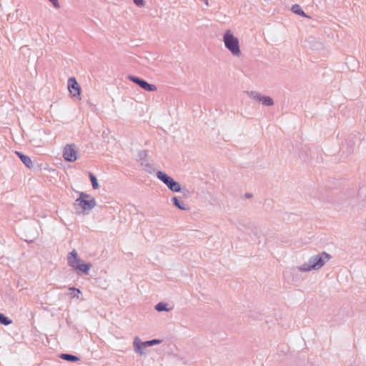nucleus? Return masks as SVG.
<instances>
[{"instance_id":"obj_24","label":"nucleus","mask_w":366,"mask_h":366,"mask_svg":"<svg viewBox=\"0 0 366 366\" xmlns=\"http://www.w3.org/2000/svg\"><path fill=\"white\" fill-rule=\"evenodd\" d=\"M60 357L63 360L69 361V354H61Z\"/></svg>"},{"instance_id":"obj_19","label":"nucleus","mask_w":366,"mask_h":366,"mask_svg":"<svg viewBox=\"0 0 366 366\" xmlns=\"http://www.w3.org/2000/svg\"><path fill=\"white\" fill-rule=\"evenodd\" d=\"M142 165L144 167V169L150 174L153 173L155 171V168L152 166V164L149 163H142Z\"/></svg>"},{"instance_id":"obj_20","label":"nucleus","mask_w":366,"mask_h":366,"mask_svg":"<svg viewBox=\"0 0 366 366\" xmlns=\"http://www.w3.org/2000/svg\"><path fill=\"white\" fill-rule=\"evenodd\" d=\"M50 3H51V4L53 5V6L56 9H59L61 8V5L59 2L58 0H48Z\"/></svg>"},{"instance_id":"obj_2","label":"nucleus","mask_w":366,"mask_h":366,"mask_svg":"<svg viewBox=\"0 0 366 366\" xmlns=\"http://www.w3.org/2000/svg\"><path fill=\"white\" fill-rule=\"evenodd\" d=\"M74 206H78L81 209L77 212L78 214L85 215L88 214L97 206V202L91 195L84 192H79V197L76 199Z\"/></svg>"},{"instance_id":"obj_23","label":"nucleus","mask_w":366,"mask_h":366,"mask_svg":"<svg viewBox=\"0 0 366 366\" xmlns=\"http://www.w3.org/2000/svg\"><path fill=\"white\" fill-rule=\"evenodd\" d=\"M65 152L63 154L64 158L66 161H69V153L66 152V147L64 148Z\"/></svg>"},{"instance_id":"obj_6","label":"nucleus","mask_w":366,"mask_h":366,"mask_svg":"<svg viewBox=\"0 0 366 366\" xmlns=\"http://www.w3.org/2000/svg\"><path fill=\"white\" fill-rule=\"evenodd\" d=\"M247 94L251 99L264 106L272 107L274 105V101L270 97L262 95L258 92L249 91L247 92Z\"/></svg>"},{"instance_id":"obj_11","label":"nucleus","mask_w":366,"mask_h":366,"mask_svg":"<svg viewBox=\"0 0 366 366\" xmlns=\"http://www.w3.org/2000/svg\"><path fill=\"white\" fill-rule=\"evenodd\" d=\"M171 201L173 202L175 207H177L178 209L181 210L186 211L189 209V207H187V204H185L182 201L180 202L176 197H172Z\"/></svg>"},{"instance_id":"obj_17","label":"nucleus","mask_w":366,"mask_h":366,"mask_svg":"<svg viewBox=\"0 0 366 366\" xmlns=\"http://www.w3.org/2000/svg\"><path fill=\"white\" fill-rule=\"evenodd\" d=\"M89 176L92 182L93 189H97L99 188V184L97 177L92 172L89 173Z\"/></svg>"},{"instance_id":"obj_22","label":"nucleus","mask_w":366,"mask_h":366,"mask_svg":"<svg viewBox=\"0 0 366 366\" xmlns=\"http://www.w3.org/2000/svg\"><path fill=\"white\" fill-rule=\"evenodd\" d=\"M134 3L139 7H142L144 6L145 1L144 0H133Z\"/></svg>"},{"instance_id":"obj_15","label":"nucleus","mask_w":366,"mask_h":366,"mask_svg":"<svg viewBox=\"0 0 366 366\" xmlns=\"http://www.w3.org/2000/svg\"><path fill=\"white\" fill-rule=\"evenodd\" d=\"M155 310L158 312H162V311H169V309L167 308V304L165 302H159L155 305Z\"/></svg>"},{"instance_id":"obj_16","label":"nucleus","mask_w":366,"mask_h":366,"mask_svg":"<svg viewBox=\"0 0 366 366\" xmlns=\"http://www.w3.org/2000/svg\"><path fill=\"white\" fill-rule=\"evenodd\" d=\"M291 9L296 14H298L302 16H306L305 13L302 10V9L298 4L293 5Z\"/></svg>"},{"instance_id":"obj_9","label":"nucleus","mask_w":366,"mask_h":366,"mask_svg":"<svg viewBox=\"0 0 366 366\" xmlns=\"http://www.w3.org/2000/svg\"><path fill=\"white\" fill-rule=\"evenodd\" d=\"M147 343H149V341L142 342L139 337H135L133 341L134 352L141 355H145L144 349H145L147 347H150V345H147Z\"/></svg>"},{"instance_id":"obj_4","label":"nucleus","mask_w":366,"mask_h":366,"mask_svg":"<svg viewBox=\"0 0 366 366\" xmlns=\"http://www.w3.org/2000/svg\"><path fill=\"white\" fill-rule=\"evenodd\" d=\"M70 267L79 271V272L87 275L92 267V264L86 263L78 255L77 252L73 249L70 252Z\"/></svg>"},{"instance_id":"obj_5","label":"nucleus","mask_w":366,"mask_h":366,"mask_svg":"<svg viewBox=\"0 0 366 366\" xmlns=\"http://www.w3.org/2000/svg\"><path fill=\"white\" fill-rule=\"evenodd\" d=\"M157 177L162 182L173 192H179L182 190L179 182L174 181L171 177L162 171H158L156 174Z\"/></svg>"},{"instance_id":"obj_1","label":"nucleus","mask_w":366,"mask_h":366,"mask_svg":"<svg viewBox=\"0 0 366 366\" xmlns=\"http://www.w3.org/2000/svg\"><path fill=\"white\" fill-rule=\"evenodd\" d=\"M331 258L332 256L327 252H321L310 257L307 262L297 267V269L302 272L318 270L321 269Z\"/></svg>"},{"instance_id":"obj_13","label":"nucleus","mask_w":366,"mask_h":366,"mask_svg":"<svg viewBox=\"0 0 366 366\" xmlns=\"http://www.w3.org/2000/svg\"><path fill=\"white\" fill-rule=\"evenodd\" d=\"M70 297L83 300L82 294L79 289L70 287Z\"/></svg>"},{"instance_id":"obj_7","label":"nucleus","mask_w":366,"mask_h":366,"mask_svg":"<svg viewBox=\"0 0 366 366\" xmlns=\"http://www.w3.org/2000/svg\"><path fill=\"white\" fill-rule=\"evenodd\" d=\"M130 81L139 85L142 89L147 92H156L157 88L156 85L149 84L147 81L132 75H129L127 77Z\"/></svg>"},{"instance_id":"obj_21","label":"nucleus","mask_w":366,"mask_h":366,"mask_svg":"<svg viewBox=\"0 0 366 366\" xmlns=\"http://www.w3.org/2000/svg\"><path fill=\"white\" fill-rule=\"evenodd\" d=\"M148 341H149V343H147V345H149L150 346H153L154 345H157V344H159L162 342L161 340H157V339L148 340Z\"/></svg>"},{"instance_id":"obj_25","label":"nucleus","mask_w":366,"mask_h":366,"mask_svg":"<svg viewBox=\"0 0 366 366\" xmlns=\"http://www.w3.org/2000/svg\"><path fill=\"white\" fill-rule=\"evenodd\" d=\"M79 358L76 357V356H74V355H70V362H73V361H76L78 360Z\"/></svg>"},{"instance_id":"obj_3","label":"nucleus","mask_w":366,"mask_h":366,"mask_svg":"<svg viewBox=\"0 0 366 366\" xmlns=\"http://www.w3.org/2000/svg\"><path fill=\"white\" fill-rule=\"evenodd\" d=\"M224 46L230 53L237 57H239L242 54L240 49L239 41L237 37L234 36L232 31L229 29L225 31L222 38Z\"/></svg>"},{"instance_id":"obj_10","label":"nucleus","mask_w":366,"mask_h":366,"mask_svg":"<svg viewBox=\"0 0 366 366\" xmlns=\"http://www.w3.org/2000/svg\"><path fill=\"white\" fill-rule=\"evenodd\" d=\"M247 229L251 239L254 241L258 240L259 242V239L262 234L261 230L254 224H249Z\"/></svg>"},{"instance_id":"obj_18","label":"nucleus","mask_w":366,"mask_h":366,"mask_svg":"<svg viewBox=\"0 0 366 366\" xmlns=\"http://www.w3.org/2000/svg\"><path fill=\"white\" fill-rule=\"evenodd\" d=\"M11 320L6 317L4 314H0V323L4 325H9L11 324Z\"/></svg>"},{"instance_id":"obj_12","label":"nucleus","mask_w":366,"mask_h":366,"mask_svg":"<svg viewBox=\"0 0 366 366\" xmlns=\"http://www.w3.org/2000/svg\"><path fill=\"white\" fill-rule=\"evenodd\" d=\"M16 154L20 158L21 162L26 166L28 168H31L33 166L32 161L28 156L24 155L19 152H16Z\"/></svg>"},{"instance_id":"obj_26","label":"nucleus","mask_w":366,"mask_h":366,"mask_svg":"<svg viewBox=\"0 0 366 366\" xmlns=\"http://www.w3.org/2000/svg\"><path fill=\"white\" fill-rule=\"evenodd\" d=\"M139 155H140V157H143V156H144V157H145V156H147V152H146V151H142V152H140Z\"/></svg>"},{"instance_id":"obj_8","label":"nucleus","mask_w":366,"mask_h":366,"mask_svg":"<svg viewBox=\"0 0 366 366\" xmlns=\"http://www.w3.org/2000/svg\"><path fill=\"white\" fill-rule=\"evenodd\" d=\"M81 88L74 77H70V95L76 101H80Z\"/></svg>"},{"instance_id":"obj_14","label":"nucleus","mask_w":366,"mask_h":366,"mask_svg":"<svg viewBox=\"0 0 366 366\" xmlns=\"http://www.w3.org/2000/svg\"><path fill=\"white\" fill-rule=\"evenodd\" d=\"M78 158V152L74 149V145L70 144V162H74Z\"/></svg>"},{"instance_id":"obj_27","label":"nucleus","mask_w":366,"mask_h":366,"mask_svg":"<svg viewBox=\"0 0 366 366\" xmlns=\"http://www.w3.org/2000/svg\"><path fill=\"white\" fill-rule=\"evenodd\" d=\"M204 2H205V4H206L207 5H208V1H207V0H204Z\"/></svg>"}]
</instances>
